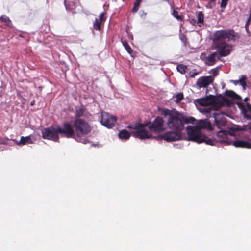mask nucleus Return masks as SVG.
Returning a JSON list of instances; mask_svg holds the SVG:
<instances>
[{"instance_id":"24","label":"nucleus","mask_w":251,"mask_h":251,"mask_svg":"<svg viewBox=\"0 0 251 251\" xmlns=\"http://www.w3.org/2000/svg\"><path fill=\"white\" fill-rule=\"evenodd\" d=\"M198 18V25L199 27H201L203 25V20H204V15L203 13L201 11L199 12L197 15Z\"/></svg>"},{"instance_id":"34","label":"nucleus","mask_w":251,"mask_h":251,"mask_svg":"<svg viewBox=\"0 0 251 251\" xmlns=\"http://www.w3.org/2000/svg\"><path fill=\"white\" fill-rule=\"evenodd\" d=\"M126 51L129 54H130V55L132 56V57H134L135 56V54L136 53L135 52H134L133 50H132V48H125Z\"/></svg>"},{"instance_id":"31","label":"nucleus","mask_w":251,"mask_h":251,"mask_svg":"<svg viewBox=\"0 0 251 251\" xmlns=\"http://www.w3.org/2000/svg\"><path fill=\"white\" fill-rule=\"evenodd\" d=\"M236 105H237L238 108L241 110V113L248 112L247 108L245 106L243 102L236 101Z\"/></svg>"},{"instance_id":"19","label":"nucleus","mask_w":251,"mask_h":251,"mask_svg":"<svg viewBox=\"0 0 251 251\" xmlns=\"http://www.w3.org/2000/svg\"><path fill=\"white\" fill-rule=\"evenodd\" d=\"M118 137L120 139L127 140L130 137V134L126 130L123 129L119 132Z\"/></svg>"},{"instance_id":"14","label":"nucleus","mask_w":251,"mask_h":251,"mask_svg":"<svg viewBox=\"0 0 251 251\" xmlns=\"http://www.w3.org/2000/svg\"><path fill=\"white\" fill-rule=\"evenodd\" d=\"M196 101L198 104L202 106L211 105L212 103V100L207 97L203 98L198 99L196 100Z\"/></svg>"},{"instance_id":"54","label":"nucleus","mask_w":251,"mask_h":251,"mask_svg":"<svg viewBox=\"0 0 251 251\" xmlns=\"http://www.w3.org/2000/svg\"><path fill=\"white\" fill-rule=\"evenodd\" d=\"M232 82H233L234 84H235V80H232Z\"/></svg>"},{"instance_id":"53","label":"nucleus","mask_w":251,"mask_h":251,"mask_svg":"<svg viewBox=\"0 0 251 251\" xmlns=\"http://www.w3.org/2000/svg\"><path fill=\"white\" fill-rule=\"evenodd\" d=\"M249 128L251 130V125L250 126Z\"/></svg>"},{"instance_id":"9","label":"nucleus","mask_w":251,"mask_h":251,"mask_svg":"<svg viewBox=\"0 0 251 251\" xmlns=\"http://www.w3.org/2000/svg\"><path fill=\"white\" fill-rule=\"evenodd\" d=\"M188 140L198 143L202 134L200 131V128L196 126H188L186 128Z\"/></svg>"},{"instance_id":"12","label":"nucleus","mask_w":251,"mask_h":251,"mask_svg":"<svg viewBox=\"0 0 251 251\" xmlns=\"http://www.w3.org/2000/svg\"><path fill=\"white\" fill-rule=\"evenodd\" d=\"M106 12H102L98 18H96L93 23V29L94 30L98 31L100 32L101 30V27L103 25L105 21Z\"/></svg>"},{"instance_id":"48","label":"nucleus","mask_w":251,"mask_h":251,"mask_svg":"<svg viewBox=\"0 0 251 251\" xmlns=\"http://www.w3.org/2000/svg\"><path fill=\"white\" fill-rule=\"evenodd\" d=\"M242 129L240 128V126L236 125V131L242 130Z\"/></svg>"},{"instance_id":"26","label":"nucleus","mask_w":251,"mask_h":251,"mask_svg":"<svg viewBox=\"0 0 251 251\" xmlns=\"http://www.w3.org/2000/svg\"><path fill=\"white\" fill-rule=\"evenodd\" d=\"M85 109L83 107H80L78 109H76L75 113V119L76 118H80L81 117L83 116L84 113Z\"/></svg>"},{"instance_id":"11","label":"nucleus","mask_w":251,"mask_h":251,"mask_svg":"<svg viewBox=\"0 0 251 251\" xmlns=\"http://www.w3.org/2000/svg\"><path fill=\"white\" fill-rule=\"evenodd\" d=\"M158 137L167 142L177 141L181 139V131L175 130V131L167 132Z\"/></svg>"},{"instance_id":"2","label":"nucleus","mask_w":251,"mask_h":251,"mask_svg":"<svg viewBox=\"0 0 251 251\" xmlns=\"http://www.w3.org/2000/svg\"><path fill=\"white\" fill-rule=\"evenodd\" d=\"M162 113L165 117L168 116L167 124L169 128L181 132L184 129L183 115L181 113L166 108L162 109Z\"/></svg>"},{"instance_id":"50","label":"nucleus","mask_w":251,"mask_h":251,"mask_svg":"<svg viewBox=\"0 0 251 251\" xmlns=\"http://www.w3.org/2000/svg\"><path fill=\"white\" fill-rule=\"evenodd\" d=\"M65 7H66V10H67L71 11V9L68 7V5H66V4L65 3Z\"/></svg>"},{"instance_id":"5","label":"nucleus","mask_w":251,"mask_h":251,"mask_svg":"<svg viewBox=\"0 0 251 251\" xmlns=\"http://www.w3.org/2000/svg\"><path fill=\"white\" fill-rule=\"evenodd\" d=\"M229 136H235V128H232L231 131L222 130L218 131L216 140L219 142L235 146V140H229Z\"/></svg>"},{"instance_id":"4","label":"nucleus","mask_w":251,"mask_h":251,"mask_svg":"<svg viewBox=\"0 0 251 251\" xmlns=\"http://www.w3.org/2000/svg\"><path fill=\"white\" fill-rule=\"evenodd\" d=\"M65 123H64L61 127L58 126L56 128L53 127L45 128L42 131V137L44 139L53 140L54 141H59L58 134L62 137H66V134L63 132L65 130Z\"/></svg>"},{"instance_id":"10","label":"nucleus","mask_w":251,"mask_h":251,"mask_svg":"<svg viewBox=\"0 0 251 251\" xmlns=\"http://www.w3.org/2000/svg\"><path fill=\"white\" fill-rule=\"evenodd\" d=\"M117 121V118L107 113L101 114V123L108 128H112Z\"/></svg>"},{"instance_id":"25","label":"nucleus","mask_w":251,"mask_h":251,"mask_svg":"<svg viewBox=\"0 0 251 251\" xmlns=\"http://www.w3.org/2000/svg\"><path fill=\"white\" fill-rule=\"evenodd\" d=\"M31 138L30 137V136H26V137H24V136H22L21 137V139H20V140L19 142H17V145H20V144H22V145H25L27 143H31Z\"/></svg>"},{"instance_id":"23","label":"nucleus","mask_w":251,"mask_h":251,"mask_svg":"<svg viewBox=\"0 0 251 251\" xmlns=\"http://www.w3.org/2000/svg\"><path fill=\"white\" fill-rule=\"evenodd\" d=\"M212 117L214 119V122H217L218 120L225 117V115L223 113L219 112H214L212 113Z\"/></svg>"},{"instance_id":"36","label":"nucleus","mask_w":251,"mask_h":251,"mask_svg":"<svg viewBox=\"0 0 251 251\" xmlns=\"http://www.w3.org/2000/svg\"><path fill=\"white\" fill-rule=\"evenodd\" d=\"M139 6H140V4L134 3V7H133V8L132 9V12L133 13L136 12L138 10V9H139Z\"/></svg>"},{"instance_id":"51","label":"nucleus","mask_w":251,"mask_h":251,"mask_svg":"<svg viewBox=\"0 0 251 251\" xmlns=\"http://www.w3.org/2000/svg\"><path fill=\"white\" fill-rule=\"evenodd\" d=\"M249 100V99L248 98L246 97V98H244V101H247Z\"/></svg>"},{"instance_id":"15","label":"nucleus","mask_w":251,"mask_h":251,"mask_svg":"<svg viewBox=\"0 0 251 251\" xmlns=\"http://www.w3.org/2000/svg\"><path fill=\"white\" fill-rule=\"evenodd\" d=\"M197 127L200 128L201 131V129H211V124L206 120H200L197 124Z\"/></svg>"},{"instance_id":"45","label":"nucleus","mask_w":251,"mask_h":251,"mask_svg":"<svg viewBox=\"0 0 251 251\" xmlns=\"http://www.w3.org/2000/svg\"><path fill=\"white\" fill-rule=\"evenodd\" d=\"M181 41L183 42H186V38L185 36H183L181 38Z\"/></svg>"},{"instance_id":"20","label":"nucleus","mask_w":251,"mask_h":251,"mask_svg":"<svg viewBox=\"0 0 251 251\" xmlns=\"http://www.w3.org/2000/svg\"><path fill=\"white\" fill-rule=\"evenodd\" d=\"M213 142L214 141L211 138H209L202 134L198 143L204 142L207 145H214Z\"/></svg>"},{"instance_id":"40","label":"nucleus","mask_w":251,"mask_h":251,"mask_svg":"<svg viewBox=\"0 0 251 251\" xmlns=\"http://www.w3.org/2000/svg\"><path fill=\"white\" fill-rule=\"evenodd\" d=\"M248 112H242V113L243 114L244 117L246 118L248 120H251V116L247 114Z\"/></svg>"},{"instance_id":"29","label":"nucleus","mask_w":251,"mask_h":251,"mask_svg":"<svg viewBox=\"0 0 251 251\" xmlns=\"http://www.w3.org/2000/svg\"><path fill=\"white\" fill-rule=\"evenodd\" d=\"M225 96L228 97L233 100L235 99V92L232 90H226L225 92Z\"/></svg>"},{"instance_id":"49","label":"nucleus","mask_w":251,"mask_h":251,"mask_svg":"<svg viewBox=\"0 0 251 251\" xmlns=\"http://www.w3.org/2000/svg\"><path fill=\"white\" fill-rule=\"evenodd\" d=\"M142 0H136L134 3L140 4Z\"/></svg>"},{"instance_id":"39","label":"nucleus","mask_w":251,"mask_h":251,"mask_svg":"<svg viewBox=\"0 0 251 251\" xmlns=\"http://www.w3.org/2000/svg\"><path fill=\"white\" fill-rule=\"evenodd\" d=\"M127 127L130 129H135V131H136L137 128L138 127V124H137L135 125H129Z\"/></svg>"},{"instance_id":"1","label":"nucleus","mask_w":251,"mask_h":251,"mask_svg":"<svg viewBox=\"0 0 251 251\" xmlns=\"http://www.w3.org/2000/svg\"><path fill=\"white\" fill-rule=\"evenodd\" d=\"M65 130L63 132L66 134V138H73L76 141L87 144L89 143L86 138H83L92 131V127L89 123L82 118L75 119L72 124L69 122H64Z\"/></svg>"},{"instance_id":"18","label":"nucleus","mask_w":251,"mask_h":251,"mask_svg":"<svg viewBox=\"0 0 251 251\" xmlns=\"http://www.w3.org/2000/svg\"><path fill=\"white\" fill-rule=\"evenodd\" d=\"M0 21L4 23L5 25L10 28H13V25L11 20L10 18L6 15H1L0 17Z\"/></svg>"},{"instance_id":"38","label":"nucleus","mask_w":251,"mask_h":251,"mask_svg":"<svg viewBox=\"0 0 251 251\" xmlns=\"http://www.w3.org/2000/svg\"><path fill=\"white\" fill-rule=\"evenodd\" d=\"M228 0H222L221 3V7L222 8H225L227 3Z\"/></svg>"},{"instance_id":"52","label":"nucleus","mask_w":251,"mask_h":251,"mask_svg":"<svg viewBox=\"0 0 251 251\" xmlns=\"http://www.w3.org/2000/svg\"><path fill=\"white\" fill-rule=\"evenodd\" d=\"M34 101H33V102H31V105H34Z\"/></svg>"},{"instance_id":"32","label":"nucleus","mask_w":251,"mask_h":251,"mask_svg":"<svg viewBox=\"0 0 251 251\" xmlns=\"http://www.w3.org/2000/svg\"><path fill=\"white\" fill-rule=\"evenodd\" d=\"M171 14L178 20H182L183 19V16L179 15L177 11L173 9L172 11Z\"/></svg>"},{"instance_id":"44","label":"nucleus","mask_w":251,"mask_h":251,"mask_svg":"<svg viewBox=\"0 0 251 251\" xmlns=\"http://www.w3.org/2000/svg\"><path fill=\"white\" fill-rule=\"evenodd\" d=\"M168 2H169V1H167ZM170 5V7H171V9L173 10V9H174V3L173 2H168Z\"/></svg>"},{"instance_id":"27","label":"nucleus","mask_w":251,"mask_h":251,"mask_svg":"<svg viewBox=\"0 0 251 251\" xmlns=\"http://www.w3.org/2000/svg\"><path fill=\"white\" fill-rule=\"evenodd\" d=\"M226 124V118H222L218 120L217 122H214V125L218 128H220L221 127L225 126Z\"/></svg>"},{"instance_id":"21","label":"nucleus","mask_w":251,"mask_h":251,"mask_svg":"<svg viewBox=\"0 0 251 251\" xmlns=\"http://www.w3.org/2000/svg\"><path fill=\"white\" fill-rule=\"evenodd\" d=\"M219 98L223 106L226 105L227 106H230L232 104V100H230L228 98L226 97L225 96H220Z\"/></svg>"},{"instance_id":"46","label":"nucleus","mask_w":251,"mask_h":251,"mask_svg":"<svg viewBox=\"0 0 251 251\" xmlns=\"http://www.w3.org/2000/svg\"><path fill=\"white\" fill-rule=\"evenodd\" d=\"M0 143L1 144H4V145H6V144H7V141H6V140H1V141H0Z\"/></svg>"},{"instance_id":"41","label":"nucleus","mask_w":251,"mask_h":251,"mask_svg":"<svg viewBox=\"0 0 251 251\" xmlns=\"http://www.w3.org/2000/svg\"><path fill=\"white\" fill-rule=\"evenodd\" d=\"M246 105L247 108L248 112L250 111L251 112V105L249 103H246Z\"/></svg>"},{"instance_id":"30","label":"nucleus","mask_w":251,"mask_h":251,"mask_svg":"<svg viewBox=\"0 0 251 251\" xmlns=\"http://www.w3.org/2000/svg\"><path fill=\"white\" fill-rule=\"evenodd\" d=\"M187 69V66L183 64H179L177 66V70L181 74H185Z\"/></svg>"},{"instance_id":"35","label":"nucleus","mask_w":251,"mask_h":251,"mask_svg":"<svg viewBox=\"0 0 251 251\" xmlns=\"http://www.w3.org/2000/svg\"><path fill=\"white\" fill-rule=\"evenodd\" d=\"M219 70L217 68L213 69L211 70L212 76L214 78V76H216L218 74Z\"/></svg>"},{"instance_id":"43","label":"nucleus","mask_w":251,"mask_h":251,"mask_svg":"<svg viewBox=\"0 0 251 251\" xmlns=\"http://www.w3.org/2000/svg\"><path fill=\"white\" fill-rule=\"evenodd\" d=\"M122 44L124 47H130L126 41L123 42Z\"/></svg>"},{"instance_id":"33","label":"nucleus","mask_w":251,"mask_h":251,"mask_svg":"<svg viewBox=\"0 0 251 251\" xmlns=\"http://www.w3.org/2000/svg\"><path fill=\"white\" fill-rule=\"evenodd\" d=\"M175 98L176 99V102L178 103L180 102L183 99L184 96L182 93H179L176 95Z\"/></svg>"},{"instance_id":"28","label":"nucleus","mask_w":251,"mask_h":251,"mask_svg":"<svg viewBox=\"0 0 251 251\" xmlns=\"http://www.w3.org/2000/svg\"><path fill=\"white\" fill-rule=\"evenodd\" d=\"M196 119L193 117H186L183 115V124L191 123L193 124Z\"/></svg>"},{"instance_id":"3","label":"nucleus","mask_w":251,"mask_h":251,"mask_svg":"<svg viewBox=\"0 0 251 251\" xmlns=\"http://www.w3.org/2000/svg\"><path fill=\"white\" fill-rule=\"evenodd\" d=\"M235 37L233 30H221L216 31L213 35V42L216 45V47H232L226 44L227 41L234 40Z\"/></svg>"},{"instance_id":"22","label":"nucleus","mask_w":251,"mask_h":251,"mask_svg":"<svg viewBox=\"0 0 251 251\" xmlns=\"http://www.w3.org/2000/svg\"><path fill=\"white\" fill-rule=\"evenodd\" d=\"M214 110H218L222 107L223 106L222 103L220 99L215 100L213 101L211 104Z\"/></svg>"},{"instance_id":"8","label":"nucleus","mask_w":251,"mask_h":251,"mask_svg":"<svg viewBox=\"0 0 251 251\" xmlns=\"http://www.w3.org/2000/svg\"><path fill=\"white\" fill-rule=\"evenodd\" d=\"M150 132H154L156 133L164 131V121L161 117H157L151 124L150 123L148 126Z\"/></svg>"},{"instance_id":"47","label":"nucleus","mask_w":251,"mask_h":251,"mask_svg":"<svg viewBox=\"0 0 251 251\" xmlns=\"http://www.w3.org/2000/svg\"><path fill=\"white\" fill-rule=\"evenodd\" d=\"M242 100L241 97L240 95L236 94V100Z\"/></svg>"},{"instance_id":"16","label":"nucleus","mask_w":251,"mask_h":251,"mask_svg":"<svg viewBox=\"0 0 251 251\" xmlns=\"http://www.w3.org/2000/svg\"><path fill=\"white\" fill-rule=\"evenodd\" d=\"M247 77L245 75H242L240 79L236 80V84H239L242 87L243 90H245L247 87Z\"/></svg>"},{"instance_id":"13","label":"nucleus","mask_w":251,"mask_h":251,"mask_svg":"<svg viewBox=\"0 0 251 251\" xmlns=\"http://www.w3.org/2000/svg\"><path fill=\"white\" fill-rule=\"evenodd\" d=\"M214 78L212 76L200 77L197 81L196 85L199 88H205L213 82Z\"/></svg>"},{"instance_id":"17","label":"nucleus","mask_w":251,"mask_h":251,"mask_svg":"<svg viewBox=\"0 0 251 251\" xmlns=\"http://www.w3.org/2000/svg\"><path fill=\"white\" fill-rule=\"evenodd\" d=\"M236 147L250 149L251 148V143L243 140H236Z\"/></svg>"},{"instance_id":"7","label":"nucleus","mask_w":251,"mask_h":251,"mask_svg":"<svg viewBox=\"0 0 251 251\" xmlns=\"http://www.w3.org/2000/svg\"><path fill=\"white\" fill-rule=\"evenodd\" d=\"M150 123L138 124V127L136 131L132 132L133 136L141 140L150 139L153 137L151 132L147 131L145 127L148 126Z\"/></svg>"},{"instance_id":"37","label":"nucleus","mask_w":251,"mask_h":251,"mask_svg":"<svg viewBox=\"0 0 251 251\" xmlns=\"http://www.w3.org/2000/svg\"><path fill=\"white\" fill-rule=\"evenodd\" d=\"M251 21V9L250 10V16L248 17L247 22H246V24L245 25V27H246V30H247V27H248V25L250 24Z\"/></svg>"},{"instance_id":"42","label":"nucleus","mask_w":251,"mask_h":251,"mask_svg":"<svg viewBox=\"0 0 251 251\" xmlns=\"http://www.w3.org/2000/svg\"><path fill=\"white\" fill-rule=\"evenodd\" d=\"M190 23L193 25H195L196 23V20L195 19H191L190 20Z\"/></svg>"},{"instance_id":"6","label":"nucleus","mask_w":251,"mask_h":251,"mask_svg":"<svg viewBox=\"0 0 251 251\" xmlns=\"http://www.w3.org/2000/svg\"><path fill=\"white\" fill-rule=\"evenodd\" d=\"M218 52H213L205 58V64L208 66L213 65L216 61L221 57L225 56L230 53L229 50H226V48H219Z\"/></svg>"}]
</instances>
